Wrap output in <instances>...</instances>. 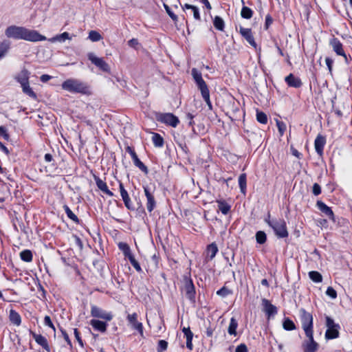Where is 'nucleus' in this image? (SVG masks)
Here are the masks:
<instances>
[{
	"mask_svg": "<svg viewBox=\"0 0 352 352\" xmlns=\"http://www.w3.org/2000/svg\"><path fill=\"white\" fill-rule=\"evenodd\" d=\"M5 35L8 38L16 40H25L30 42H37L47 40L38 31L29 30L25 27L10 25L5 30Z\"/></svg>",
	"mask_w": 352,
	"mask_h": 352,
	"instance_id": "f257e3e1",
	"label": "nucleus"
},
{
	"mask_svg": "<svg viewBox=\"0 0 352 352\" xmlns=\"http://www.w3.org/2000/svg\"><path fill=\"white\" fill-rule=\"evenodd\" d=\"M63 90L72 94L90 95V87L87 83L76 78H68L61 84Z\"/></svg>",
	"mask_w": 352,
	"mask_h": 352,
	"instance_id": "f03ea898",
	"label": "nucleus"
},
{
	"mask_svg": "<svg viewBox=\"0 0 352 352\" xmlns=\"http://www.w3.org/2000/svg\"><path fill=\"white\" fill-rule=\"evenodd\" d=\"M265 221L271 227L275 234L278 238H285L288 236L286 222L283 219H270V214H268Z\"/></svg>",
	"mask_w": 352,
	"mask_h": 352,
	"instance_id": "7ed1b4c3",
	"label": "nucleus"
},
{
	"mask_svg": "<svg viewBox=\"0 0 352 352\" xmlns=\"http://www.w3.org/2000/svg\"><path fill=\"white\" fill-rule=\"evenodd\" d=\"M325 325L327 330L325 332V338L327 340H332L339 337V329L340 326L339 324L336 323L334 320L329 316H325Z\"/></svg>",
	"mask_w": 352,
	"mask_h": 352,
	"instance_id": "20e7f679",
	"label": "nucleus"
},
{
	"mask_svg": "<svg viewBox=\"0 0 352 352\" xmlns=\"http://www.w3.org/2000/svg\"><path fill=\"white\" fill-rule=\"evenodd\" d=\"M300 313L302 328L303 329L305 333L307 334L314 333L312 315L304 309H301L300 310Z\"/></svg>",
	"mask_w": 352,
	"mask_h": 352,
	"instance_id": "39448f33",
	"label": "nucleus"
},
{
	"mask_svg": "<svg viewBox=\"0 0 352 352\" xmlns=\"http://www.w3.org/2000/svg\"><path fill=\"white\" fill-rule=\"evenodd\" d=\"M155 119L157 121L172 127H176L179 122L178 118L171 113H157Z\"/></svg>",
	"mask_w": 352,
	"mask_h": 352,
	"instance_id": "423d86ee",
	"label": "nucleus"
},
{
	"mask_svg": "<svg viewBox=\"0 0 352 352\" xmlns=\"http://www.w3.org/2000/svg\"><path fill=\"white\" fill-rule=\"evenodd\" d=\"M138 315L136 313H133L131 314H128L126 316V320L128 321L129 325L130 327L138 331V333L142 336L144 337V327L143 324L141 322L138 320Z\"/></svg>",
	"mask_w": 352,
	"mask_h": 352,
	"instance_id": "0eeeda50",
	"label": "nucleus"
},
{
	"mask_svg": "<svg viewBox=\"0 0 352 352\" xmlns=\"http://www.w3.org/2000/svg\"><path fill=\"white\" fill-rule=\"evenodd\" d=\"M307 340L302 343L304 352H316L318 350L319 344L314 339V333L305 334Z\"/></svg>",
	"mask_w": 352,
	"mask_h": 352,
	"instance_id": "6e6552de",
	"label": "nucleus"
},
{
	"mask_svg": "<svg viewBox=\"0 0 352 352\" xmlns=\"http://www.w3.org/2000/svg\"><path fill=\"white\" fill-rule=\"evenodd\" d=\"M91 316L94 318L104 319L107 321H110L113 319V315L111 312H107L96 305H91Z\"/></svg>",
	"mask_w": 352,
	"mask_h": 352,
	"instance_id": "1a4fd4ad",
	"label": "nucleus"
},
{
	"mask_svg": "<svg viewBox=\"0 0 352 352\" xmlns=\"http://www.w3.org/2000/svg\"><path fill=\"white\" fill-rule=\"evenodd\" d=\"M88 58L93 64L102 71L107 73L110 72V67L109 64L103 60V58L97 57L94 53H89Z\"/></svg>",
	"mask_w": 352,
	"mask_h": 352,
	"instance_id": "9d476101",
	"label": "nucleus"
},
{
	"mask_svg": "<svg viewBox=\"0 0 352 352\" xmlns=\"http://www.w3.org/2000/svg\"><path fill=\"white\" fill-rule=\"evenodd\" d=\"M144 191L146 197V209L149 212H151L156 206V201L153 195L154 190H152L148 186H144Z\"/></svg>",
	"mask_w": 352,
	"mask_h": 352,
	"instance_id": "9b49d317",
	"label": "nucleus"
},
{
	"mask_svg": "<svg viewBox=\"0 0 352 352\" xmlns=\"http://www.w3.org/2000/svg\"><path fill=\"white\" fill-rule=\"evenodd\" d=\"M191 74L196 82L197 86L198 87V89L201 92L204 91V90L205 91L208 89L206 82L202 78V75L200 72H199L197 69L193 68L191 71Z\"/></svg>",
	"mask_w": 352,
	"mask_h": 352,
	"instance_id": "f8f14e48",
	"label": "nucleus"
},
{
	"mask_svg": "<svg viewBox=\"0 0 352 352\" xmlns=\"http://www.w3.org/2000/svg\"><path fill=\"white\" fill-rule=\"evenodd\" d=\"M184 289L186 298L194 302L195 298V289L191 279L185 278Z\"/></svg>",
	"mask_w": 352,
	"mask_h": 352,
	"instance_id": "ddd939ff",
	"label": "nucleus"
},
{
	"mask_svg": "<svg viewBox=\"0 0 352 352\" xmlns=\"http://www.w3.org/2000/svg\"><path fill=\"white\" fill-rule=\"evenodd\" d=\"M119 188H120V195L124 201L125 207L129 210H134L135 208H134L133 205L132 204V202L129 197L128 192L124 188V185L122 182H120V184H119Z\"/></svg>",
	"mask_w": 352,
	"mask_h": 352,
	"instance_id": "4468645a",
	"label": "nucleus"
},
{
	"mask_svg": "<svg viewBox=\"0 0 352 352\" xmlns=\"http://www.w3.org/2000/svg\"><path fill=\"white\" fill-rule=\"evenodd\" d=\"M262 305L263 307V311L265 313L268 318L277 314L278 311L276 307L272 305L267 299L263 298L262 300Z\"/></svg>",
	"mask_w": 352,
	"mask_h": 352,
	"instance_id": "2eb2a0df",
	"label": "nucleus"
},
{
	"mask_svg": "<svg viewBox=\"0 0 352 352\" xmlns=\"http://www.w3.org/2000/svg\"><path fill=\"white\" fill-rule=\"evenodd\" d=\"M239 32L250 45L254 48L256 47V43L254 41L251 29L240 26Z\"/></svg>",
	"mask_w": 352,
	"mask_h": 352,
	"instance_id": "dca6fc26",
	"label": "nucleus"
},
{
	"mask_svg": "<svg viewBox=\"0 0 352 352\" xmlns=\"http://www.w3.org/2000/svg\"><path fill=\"white\" fill-rule=\"evenodd\" d=\"M30 334L32 336L33 338L35 340L36 342L41 346L44 349H45L47 352L50 351V348L48 344V342L45 337L41 334H36V333L30 331Z\"/></svg>",
	"mask_w": 352,
	"mask_h": 352,
	"instance_id": "f3484780",
	"label": "nucleus"
},
{
	"mask_svg": "<svg viewBox=\"0 0 352 352\" xmlns=\"http://www.w3.org/2000/svg\"><path fill=\"white\" fill-rule=\"evenodd\" d=\"M330 45L337 55L345 56V53L342 47V44L337 38H333L330 41Z\"/></svg>",
	"mask_w": 352,
	"mask_h": 352,
	"instance_id": "a211bd4d",
	"label": "nucleus"
},
{
	"mask_svg": "<svg viewBox=\"0 0 352 352\" xmlns=\"http://www.w3.org/2000/svg\"><path fill=\"white\" fill-rule=\"evenodd\" d=\"M318 208L330 219L334 221V214L330 207L327 206L322 201H318L316 203Z\"/></svg>",
	"mask_w": 352,
	"mask_h": 352,
	"instance_id": "6ab92c4d",
	"label": "nucleus"
},
{
	"mask_svg": "<svg viewBox=\"0 0 352 352\" xmlns=\"http://www.w3.org/2000/svg\"><path fill=\"white\" fill-rule=\"evenodd\" d=\"M325 143H326L325 138L320 135H318L316 137V138L315 139V141H314L315 150H316V153L320 156H322L323 154V149H324Z\"/></svg>",
	"mask_w": 352,
	"mask_h": 352,
	"instance_id": "aec40b11",
	"label": "nucleus"
},
{
	"mask_svg": "<svg viewBox=\"0 0 352 352\" xmlns=\"http://www.w3.org/2000/svg\"><path fill=\"white\" fill-rule=\"evenodd\" d=\"M95 181L97 187L104 194L113 197L114 194L109 190L107 185L106 182H104L103 180H102L100 178L98 177H95Z\"/></svg>",
	"mask_w": 352,
	"mask_h": 352,
	"instance_id": "412c9836",
	"label": "nucleus"
},
{
	"mask_svg": "<svg viewBox=\"0 0 352 352\" xmlns=\"http://www.w3.org/2000/svg\"><path fill=\"white\" fill-rule=\"evenodd\" d=\"M285 82L289 87L298 88L302 85L300 79L298 77L294 76L292 74H290L285 77Z\"/></svg>",
	"mask_w": 352,
	"mask_h": 352,
	"instance_id": "4be33fe9",
	"label": "nucleus"
},
{
	"mask_svg": "<svg viewBox=\"0 0 352 352\" xmlns=\"http://www.w3.org/2000/svg\"><path fill=\"white\" fill-rule=\"evenodd\" d=\"M131 158L133 162L134 165L138 167L140 170H141L144 174L147 175L148 173V168L144 164L143 162L140 161L138 158L136 153H131Z\"/></svg>",
	"mask_w": 352,
	"mask_h": 352,
	"instance_id": "5701e85b",
	"label": "nucleus"
},
{
	"mask_svg": "<svg viewBox=\"0 0 352 352\" xmlns=\"http://www.w3.org/2000/svg\"><path fill=\"white\" fill-rule=\"evenodd\" d=\"M90 324L95 330L101 333H104L107 331V324L105 322L98 320H91L90 321Z\"/></svg>",
	"mask_w": 352,
	"mask_h": 352,
	"instance_id": "b1692460",
	"label": "nucleus"
},
{
	"mask_svg": "<svg viewBox=\"0 0 352 352\" xmlns=\"http://www.w3.org/2000/svg\"><path fill=\"white\" fill-rule=\"evenodd\" d=\"M9 320L12 324L17 327L20 326L21 324V317L20 314L14 309L10 310Z\"/></svg>",
	"mask_w": 352,
	"mask_h": 352,
	"instance_id": "393cba45",
	"label": "nucleus"
},
{
	"mask_svg": "<svg viewBox=\"0 0 352 352\" xmlns=\"http://www.w3.org/2000/svg\"><path fill=\"white\" fill-rule=\"evenodd\" d=\"M71 37L69 34L67 32H65L60 34H57L55 36L50 38L48 41L51 43L59 42L64 43L66 40H70Z\"/></svg>",
	"mask_w": 352,
	"mask_h": 352,
	"instance_id": "a878e982",
	"label": "nucleus"
},
{
	"mask_svg": "<svg viewBox=\"0 0 352 352\" xmlns=\"http://www.w3.org/2000/svg\"><path fill=\"white\" fill-rule=\"evenodd\" d=\"M183 10H191L193 12V16L195 20L199 21L201 19L199 10L197 6H192L188 3H185L182 6Z\"/></svg>",
	"mask_w": 352,
	"mask_h": 352,
	"instance_id": "bb28decb",
	"label": "nucleus"
},
{
	"mask_svg": "<svg viewBox=\"0 0 352 352\" xmlns=\"http://www.w3.org/2000/svg\"><path fill=\"white\" fill-rule=\"evenodd\" d=\"M30 72L25 69H22L16 76L17 81L21 84H25L29 82Z\"/></svg>",
	"mask_w": 352,
	"mask_h": 352,
	"instance_id": "cd10ccee",
	"label": "nucleus"
},
{
	"mask_svg": "<svg viewBox=\"0 0 352 352\" xmlns=\"http://www.w3.org/2000/svg\"><path fill=\"white\" fill-rule=\"evenodd\" d=\"M218 208L223 214H227L230 211L231 206L224 200H217Z\"/></svg>",
	"mask_w": 352,
	"mask_h": 352,
	"instance_id": "c85d7f7f",
	"label": "nucleus"
},
{
	"mask_svg": "<svg viewBox=\"0 0 352 352\" xmlns=\"http://www.w3.org/2000/svg\"><path fill=\"white\" fill-rule=\"evenodd\" d=\"M10 43L8 41L0 42V59L6 56L10 49Z\"/></svg>",
	"mask_w": 352,
	"mask_h": 352,
	"instance_id": "c756f323",
	"label": "nucleus"
},
{
	"mask_svg": "<svg viewBox=\"0 0 352 352\" xmlns=\"http://www.w3.org/2000/svg\"><path fill=\"white\" fill-rule=\"evenodd\" d=\"M238 327V322L234 318H232L230 321L228 332L230 335H236V329Z\"/></svg>",
	"mask_w": 352,
	"mask_h": 352,
	"instance_id": "7c9ffc66",
	"label": "nucleus"
},
{
	"mask_svg": "<svg viewBox=\"0 0 352 352\" xmlns=\"http://www.w3.org/2000/svg\"><path fill=\"white\" fill-rule=\"evenodd\" d=\"M218 252V248L214 243L210 244L207 247V253L208 256L210 257V259L212 260L216 256Z\"/></svg>",
	"mask_w": 352,
	"mask_h": 352,
	"instance_id": "2f4dec72",
	"label": "nucleus"
},
{
	"mask_svg": "<svg viewBox=\"0 0 352 352\" xmlns=\"http://www.w3.org/2000/svg\"><path fill=\"white\" fill-rule=\"evenodd\" d=\"M21 85L24 94H25L26 95L29 96L32 98H36V94L33 91V90L30 87L29 82L25 84H22Z\"/></svg>",
	"mask_w": 352,
	"mask_h": 352,
	"instance_id": "473e14b6",
	"label": "nucleus"
},
{
	"mask_svg": "<svg viewBox=\"0 0 352 352\" xmlns=\"http://www.w3.org/2000/svg\"><path fill=\"white\" fill-rule=\"evenodd\" d=\"M152 141L155 146L162 147L164 145L163 138L157 133H153L152 136Z\"/></svg>",
	"mask_w": 352,
	"mask_h": 352,
	"instance_id": "72a5a7b5",
	"label": "nucleus"
},
{
	"mask_svg": "<svg viewBox=\"0 0 352 352\" xmlns=\"http://www.w3.org/2000/svg\"><path fill=\"white\" fill-rule=\"evenodd\" d=\"M283 327L286 331H292L296 328L294 322L289 318H285L284 319L283 322Z\"/></svg>",
	"mask_w": 352,
	"mask_h": 352,
	"instance_id": "f704fd0d",
	"label": "nucleus"
},
{
	"mask_svg": "<svg viewBox=\"0 0 352 352\" xmlns=\"http://www.w3.org/2000/svg\"><path fill=\"white\" fill-rule=\"evenodd\" d=\"M253 11L250 8L243 6L241 11V16L245 19H250L252 17Z\"/></svg>",
	"mask_w": 352,
	"mask_h": 352,
	"instance_id": "c9c22d12",
	"label": "nucleus"
},
{
	"mask_svg": "<svg viewBox=\"0 0 352 352\" xmlns=\"http://www.w3.org/2000/svg\"><path fill=\"white\" fill-rule=\"evenodd\" d=\"M213 24L214 28L218 30L223 31L224 29L225 23L223 20L218 16H216L214 19Z\"/></svg>",
	"mask_w": 352,
	"mask_h": 352,
	"instance_id": "e433bc0d",
	"label": "nucleus"
},
{
	"mask_svg": "<svg viewBox=\"0 0 352 352\" xmlns=\"http://www.w3.org/2000/svg\"><path fill=\"white\" fill-rule=\"evenodd\" d=\"M20 257L22 261L30 262L32 261V253L29 250H25L20 253Z\"/></svg>",
	"mask_w": 352,
	"mask_h": 352,
	"instance_id": "4c0bfd02",
	"label": "nucleus"
},
{
	"mask_svg": "<svg viewBox=\"0 0 352 352\" xmlns=\"http://www.w3.org/2000/svg\"><path fill=\"white\" fill-rule=\"evenodd\" d=\"M239 185L240 187L241 192L242 193H245L246 190V175L245 173L241 174L239 175Z\"/></svg>",
	"mask_w": 352,
	"mask_h": 352,
	"instance_id": "58836bf2",
	"label": "nucleus"
},
{
	"mask_svg": "<svg viewBox=\"0 0 352 352\" xmlns=\"http://www.w3.org/2000/svg\"><path fill=\"white\" fill-rule=\"evenodd\" d=\"M309 276L311 280L315 283H320L322 280V275L316 271H311L309 273Z\"/></svg>",
	"mask_w": 352,
	"mask_h": 352,
	"instance_id": "ea45409f",
	"label": "nucleus"
},
{
	"mask_svg": "<svg viewBox=\"0 0 352 352\" xmlns=\"http://www.w3.org/2000/svg\"><path fill=\"white\" fill-rule=\"evenodd\" d=\"M64 209L68 218H69L75 223L79 222L78 217L70 210V208L67 205L64 206Z\"/></svg>",
	"mask_w": 352,
	"mask_h": 352,
	"instance_id": "a19ab883",
	"label": "nucleus"
},
{
	"mask_svg": "<svg viewBox=\"0 0 352 352\" xmlns=\"http://www.w3.org/2000/svg\"><path fill=\"white\" fill-rule=\"evenodd\" d=\"M256 242L259 244H263L266 242L267 236L265 232L263 231H258L256 233Z\"/></svg>",
	"mask_w": 352,
	"mask_h": 352,
	"instance_id": "79ce46f5",
	"label": "nucleus"
},
{
	"mask_svg": "<svg viewBox=\"0 0 352 352\" xmlns=\"http://www.w3.org/2000/svg\"><path fill=\"white\" fill-rule=\"evenodd\" d=\"M201 96L203 97V99L206 102L209 109L212 110V103H211L210 99L209 89H207V90H205V91L204 90V91H201Z\"/></svg>",
	"mask_w": 352,
	"mask_h": 352,
	"instance_id": "37998d69",
	"label": "nucleus"
},
{
	"mask_svg": "<svg viewBox=\"0 0 352 352\" xmlns=\"http://www.w3.org/2000/svg\"><path fill=\"white\" fill-rule=\"evenodd\" d=\"M89 38L93 42H96L100 41L102 36L98 32L91 30L89 33Z\"/></svg>",
	"mask_w": 352,
	"mask_h": 352,
	"instance_id": "c03bdc74",
	"label": "nucleus"
},
{
	"mask_svg": "<svg viewBox=\"0 0 352 352\" xmlns=\"http://www.w3.org/2000/svg\"><path fill=\"white\" fill-rule=\"evenodd\" d=\"M256 120L258 122L261 124H266L267 122V115L262 111H257Z\"/></svg>",
	"mask_w": 352,
	"mask_h": 352,
	"instance_id": "a18cd8bd",
	"label": "nucleus"
},
{
	"mask_svg": "<svg viewBox=\"0 0 352 352\" xmlns=\"http://www.w3.org/2000/svg\"><path fill=\"white\" fill-rule=\"evenodd\" d=\"M231 294H232V292L229 289H228L226 287H223L217 292V294L223 298H225Z\"/></svg>",
	"mask_w": 352,
	"mask_h": 352,
	"instance_id": "49530a36",
	"label": "nucleus"
},
{
	"mask_svg": "<svg viewBox=\"0 0 352 352\" xmlns=\"http://www.w3.org/2000/svg\"><path fill=\"white\" fill-rule=\"evenodd\" d=\"M164 9L166 10L167 14H168V16L171 18V19L173 21L177 22L178 20V17L175 14L173 13V12L171 10L170 7L165 3H164Z\"/></svg>",
	"mask_w": 352,
	"mask_h": 352,
	"instance_id": "de8ad7c7",
	"label": "nucleus"
},
{
	"mask_svg": "<svg viewBox=\"0 0 352 352\" xmlns=\"http://www.w3.org/2000/svg\"><path fill=\"white\" fill-rule=\"evenodd\" d=\"M326 294L332 299H335L337 298V292L332 287H327Z\"/></svg>",
	"mask_w": 352,
	"mask_h": 352,
	"instance_id": "09e8293b",
	"label": "nucleus"
},
{
	"mask_svg": "<svg viewBox=\"0 0 352 352\" xmlns=\"http://www.w3.org/2000/svg\"><path fill=\"white\" fill-rule=\"evenodd\" d=\"M131 264L132 265V266L138 272H142V268L140 267V265L139 264V263L135 260V258L133 257V258H130V260H129Z\"/></svg>",
	"mask_w": 352,
	"mask_h": 352,
	"instance_id": "8fccbe9b",
	"label": "nucleus"
},
{
	"mask_svg": "<svg viewBox=\"0 0 352 352\" xmlns=\"http://www.w3.org/2000/svg\"><path fill=\"white\" fill-rule=\"evenodd\" d=\"M0 136L3 137L6 140H8L10 139V135L8 133L7 129L5 126H0Z\"/></svg>",
	"mask_w": 352,
	"mask_h": 352,
	"instance_id": "3c124183",
	"label": "nucleus"
},
{
	"mask_svg": "<svg viewBox=\"0 0 352 352\" xmlns=\"http://www.w3.org/2000/svg\"><path fill=\"white\" fill-rule=\"evenodd\" d=\"M276 125L278 129V131L280 132V135H283L285 131L286 130V124L281 121H277Z\"/></svg>",
	"mask_w": 352,
	"mask_h": 352,
	"instance_id": "603ef678",
	"label": "nucleus"
},
{
	"mask_svg": "<svg viewBox=\"0 0 352 352\" xmlns=\"http://www.w3.org/2000/svg\"><path fill=\"white\" fill-rule=\"evenodd\" d=\"M168 342L164 340H161L158 342V351H162L167 349Z\"/></svg>",
	"mask_w": 352,
	"mask_h": 352,
	"instance_id": "864d4df0",
	"label": "nucleus"
},
{
	"mask_svg": "<svg viewBox=\"0 0 352 352\" xmlns=\"http://www.w3.org/2000/svg\"><path fill=\"white\" fill-rule=\"evenodd\" d=\"M128 45L129 47H133L134 49H137L140 45L138 40L137 38H131L128 41Z\"/></svg>",
	"mask_w": 352,
	"mask_h": 352,
	"instance_id": "5fc2aeb1",
	"label": "nucleus"
},
{
	"mask_svg": "<svg viewBox=\"0 0 352 352\" xmlns=\"http://www.w3.org/2000/svg\"><path fill=\"white\" fill-rule=\"evenodd\" d=\"M44 324L46 326H48L49 327L52 328L53 330H55L54 325L53 324L51 318L49 316H45L44 318Z\"/></svg>",
	"mask_w": 352,
	"mask_h": 352,
	"instance_id": "6e6d98bb",
	"label": "nucleus"
},
{
	"mask_svg": "<svg viewBox=\"0 0 352 352\" xmlns=\"http://www.w3.org/2000/svg\"><path fill=\"white\" fill-rule=\"evenodd\" d=\"M312 192H313V194L314 195H318L321 193V188H320V186L317 184V183H315L314 185H313V188H312Z\"/></svg>",
	"mask_w": 352,
	"mask_h": 352,
	"instance_id": "4d7b16f0",
	"label": "nucleus"
},
{
	"mask_svg": "<svg viewBox=\"0 0 352 352\" xmlns=\"http://www.w3.org/2000/svg\"><path fill=\"white\" fill-rule=\"evenodd\" d=\"M325 63L328 67L329 73L331 74H332V67H333V60L331 58L327 57L325 58Z\"/></svg>",
	"mask_w": 352,
	"mask_h": 352,
	"instance_id": "13d9d810",
	"label": "nucleus"
},
{
	"mask_svg": "<svg viewBox=\"0 0 352 352\" xmlns=\"http://www.w3.org/2000/svg\"><path fill=\"white\" fill-rule=\"evenodd\" d=\"M248 347L245 344H241L236 346L235 352H248Z\"/></svg>",
	"mask_w": 352,
	"mask_h": 352,
	"instance_id": "bf43d9fd",
	"label": "nucleus"
},
{
	"mask_svg": "<svg viewBox=\"0 0 352 352\" xmlns=\"http://www.w3.org/2000/svg\"><path fill=\"white\" fill-rule=\"evenodd\" d=\"M182 332L184 333L186 338L193 337V333L190 331V329L189 327H184L182 329Z\"/></svg>",
	"mask_w": 352,
	"mask_h": 352,
	"instance_id": "052dcab7",
	"label": "nucleus"
},
{
	"mask_svg": "<svg viewBox=\"0 0 352 352\" xmlns=\"http://www.w3.org/2000/svg\"><path fill=\"white\" fill-rule=\"evenodd\" d=\"M195 115L192 113H186V119L188 120V125L192 126L194 124L193 118H195Z\"/></svg>",
	"mask_w": 352,
	"mask_h": 352,
	"instance_id": "680f3d73",
	"label": "nucleus"
},
{
	"mask_svg": "<svg viewBox=\"0 0 352 352\" xmlns=\"http://www.w3.org/2000/svg\"><path fill=\"white\" fill-rule=\"evenodd\" d=\"M60 331L62 333V335L64 338V340L67 342V343L69 345V346H72V342H71V340L69 338V336L68 334L67 333V332L65 331V330L63 329H60Z\"/></svg>",
	"mask_w": 352,
	"mask_h": 352,
	"instance_id": "e2e57ef3",
	"label": "nucleus"
},
{
	"mask_svg": "<svg viewBox=\"0 0 352 352\" xmlns=\"http://www.w3.org/2000/svg\"><path fill=\"white\" fill-rule=\"evenodd\" d=\"M118 248L119 249L124 253L126 250L127 251L128 249L130 248V247L129 246V245L126 243H120L118 244Z\"/></svg>",
	"mask_w": 352,
	"mask_h": 352,
	"instance_id": "0e129e2a",
	"label": "nucleus"
},
{
	"mask_svg": "<svg viewBox=\"0 0 352 352\" xmlns=\"http://www.w3.org/2000/svg\"><path fill=\"white\" fill-rule=\"evenodd\" d=\"M74 333L75 338L77 340V341L78 342V343L82 346H83V343H82V340H81V338L80 337V333L78 332L77 329H74Z\"/></svg>",
	"mask_w": 352,
	"mask_h": 352,
	"instance_id": "69168bd1",
	"label": "nucleus"
},
{
	"mask_svg": "<svg viewBox=\"0 0 352 352\" xmlns=\"http://www.w3.org/2000/svg\"><path fill=\"white\" fill-rule=\"evenodd\" d=\"M192 338L193 337L186 338V347L190 350L192 349Z\"/></svg>",
	"mask_w": 352,
	"mask_h": 352,
	"instance_id": "338daca9",
	"label": "nucleus"
},
{
	"mask_svg": "<svg viewBox=\"0 0 352 352\" xmlns=\"http://www.w3.org/2000/svg\"><path fill=\"white\" fill-rule=\"evenodd\" d=\"M52 78V76H50V75H47V74H43L41 77H40V80L41 82H47L48 80H50V79Z\"/></svg>",
	"mask_w": 352,
	"mask_h": 352,
	"instance_id": "774afa93",
	"label": "nucleus"
}]
</instances>
